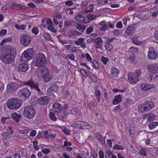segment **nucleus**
Masks as SVG:
<instances>
[{
    "mask_svg": "<svg viewBox=\"0 0 158 158\" xmlns=\"http://www.w3.org/2000/svg\"><path fill=\"white\" fill-rule=\"evenodd\" d=\"M47 60L45 56L42 53H40L35 55L33 62L34 65L36 67H43L46 64Z\"/></svg>",
    "mask_w": 158,
    "mask_h": 158,
    "instance_id": "obj_1",
    "label": "nucleus"
},
{
    "mask_svg": "<svg viewBox=\"0 0 158 158\" xmlns=\"http://www.w3.org/2000/svg\"><path fill=\"white\" fill-rule=\"evenodd\" d=\"M22 105L21 100L17 98H13L9 99L7 102L8 107L10 109H18Z\"/></svg>",
    "mask_w": 158,
    "mask_h": 158,
    "instance_id": "obj_2",
    "label": "nucleus"
},
{
    "mask_svg": "<svg viewBox=\"0 0 158 158\" xmlns=\"http://www.w3.org/2000/svg\"><path fill=\"white\" fill-rule=\"evenodd\" d=\"M34 54V51L33 48L28 49L25 51L22 54L21 60L23 62H27L32 59Z\"/></svg>",
    "mask_w": 158,
    "mask_h": 158,
    "instance_id": "obj_3",
    "label": "nucleus"
},
{
    "mask_svg": "<svg viewBox=\"0 0 158 158\" xmlns=\"http://www.w3.org/2000/svg\"><path fill=\"white\" fill-rule=\"evenodd\" d=\"M36 111L32 105L26 106L24 110L23 114L24 116L28 118H32L35 115Z\"/></svg>",
    "mask_w": 158,
    "mask_h": 158,
    "instance_id": "obj_4",
    "label": "nucleus"
},
{
    "mask_svg": "<svg viewBox=\"0 0 158 158\" xmlns=\"http://www.w3.org/2000/svg\"><path fill=\"white\" fill-rule=\"evenodd\" d=\"M141 74V72L139 70L135 71L130 76L129 74L128 78L130 84H135L139 81V77Z\"/></svg>",
    "mask_w": 158,
    "mask_h": 158,
    "instance_id": "obj_5",
    "label": "nucleus"
},
{
    "mask_svg": "<svg viewBox=\"0 0 158 158\" xmlns=\"http://www.w3.org/2000/svg\"><path fill=\"white\" fill-rule=\"evenodd\" d=\"M31 37L29 35L23 34L20 37V41L22 45L26 46L29 45L31 42Z\"/></svg>",
    "mask_w": 158,
    "mask_h": 158,
    "instance_id": "obj_6",
    "label": "nucleus"
},
{
    "mask_svg": "<svg viewBox=\"0 0 158 158\" xmlns=\"http://www.w3.org/2000/svg\"><path fill=\"white\" fill-rule=\"evenodd\" d=\"M23 84L25 85H29L31 89H34L40 94L42 93L38 85L31 80H30L24 81Z\"/></svg>",
    "mask_w": 158,
    "mask_h": 158,
    "instance_id": "obj_7",
    "label": "nucleus"
},
{
    "mask_svg": "<svg viewBox=\"0 0 158 158\" xmlns=\"http://www.w3.org/2000/svg\"><path fill=\"white\" fill-rule=\"evenodd\" d=\"M31 94L30 90L26 88H23L18 92L19 96L25 100L28 99Z\"/></svg>",
    "mask_w": 158,
    "mask_h": 158,
    "instance_id": "obj_8",
    "label": "nucleus"
},
{
    "mask_svg": "<svg viewBox=\"0 0 158 158\" xmlns=\"http://www.w3.org/2000/svg\"><path fill=\"white\" fill-rule=\"evenodd\" d=\"M148 54V57L150 60H155L158 57L157 53L156 52L153 47H151L149 48Z\"/></svg>",
    "mask_w": 158,
    "mask_h": 158,
    "instance_id": "obj_9",
    "label": "nucleus"
},
{
    "mask_svg": "<svg viewBox=\"0 0 158 158\" xmlns=\"http://www.w3.org/2000/svg\"><path fill=\"white\" fill-rule=\"evenodd\" d=\"M4 48L7 51L6 53L15 57L16 54V50L15 47L7 45L5 46Z\"/></svg>",
    "mask_w": 158,
    "mask_h": 158,
    "instance_id": "obj_10",
    "label": "nucleus"
},
{
    "mask_svg": "<svg viewBox=\"0 0 158 158\" xmlns=\"http://www.w3.org/2000/svg\"><path fill=\"white\" fill-rule=\"evenodd\" d=\"M15 58V57L14 56L6 53V55H3L1 57V59L3 62L6 64H8L12 61L14 60Z\"/></svg>",
    "mask_w": 158,
    "mask_h": 158,
    "instance_id": "obj_11",
    "label": "nucleus"
},
{
    "mask_svg": "<svg viewBox=\"0 0 158 158\" xmlns=\"http://www.w3.org/2000/svg\"><path fill=\"white\" fill-rule=\"evenodd\" d=\"M73 124L76 128H79L80 129H82L83 127L86 126L88 127L89 128H91V126L88 123L83 121H77L74 122Z\"/></svg>",
    "mask_w": 158,
    "mask_h": 158,
    "instance_id": "obj_12",
    "label": "nucleus"
},
{
    "mask_svg": "<svg viewBox=\"0 0 158 158\" xmlns=\"http://www.w3.org/2000/svg\"><path fill=\"white\" fill-rule=\"evenodd\" d=\"M147 69L150 73H156L158 72V64H152L148 65Z\"/></svg>",
    "mask_w": 158,
    "mask_h": 158,
    "instance_id": "obj_13",
    "label": "nucleus"
},
{
    "mask_svg": "<svg viewBox=\"0 0 158 158\" xmlns=\"http://www.w3.org/2000/svg\"><path fill=\"white\" fill-rule=\"evenodd\" d=\"M19 87V85L15 82L10 83L7 86V91L8 92L13 91L17 89Z\"/></svg>",
    "mask_w": 158,
    "mask_h": 158,
    "instance_id": "obj_14",
    "label": "nucleus"
},
{
    "mask_svg": "<svg viewBox=\"0 0 158 158\" xmlns=\"http://www.w3.org/2000/svg\"><path fill=\"white\" fill-rule=\"evenodd\" d=\"M52 110L54 113H58L63 108V106L60 103L55 102L52 106Z\"/></svg>",
    "mask_w": 158,
    "mask_h": 158,
    "instance_id": "obj_15",
    "label": "nucleus"
},
{
    "mask_svg": "<svg viewBox=\"0 0 158 158\" xmlns=\"http://www.w3.org/2000/svg\"><path fill=\"white\" fill-rule=\"evenodd\" d=\"M17 68L19 72H24L27 70L29 68V66L27 63H22L19 64Z\"/></svg>",
    "mask_w": 158,
    "mask_h": 158,
    "instance_id": "obj_16",
    "label": "nucleus"
},
{
    "mask_svg": "<svg viewBox=\"0 0 158 158\" xmlns=\"http://www.w3.org/2000/svg\"><path fill=\"white\" fill-rule=\"evenodd\" d=\"M143 103L145 107L144 108L147 111L150 110L154 106L155 103L153 101H146Z\"/></svg>",
    "mask_w": 158,
    "mask_h": 158,
    "instance_id": "obj_17",
    "label": "nucleus"
},
{
    "mask_svg": "<svg viewBox=\"0 0 158 158\" xmlns=\"http://www.w3.org/2000/svg\"><path fill=\"white\" fill-rule=\"evenodd\" d=\"M2 140L4 144H6L7 142L10 140V136L7 132L5 131L2 132Z\"/></svg>",
    "mask_w": 158,
    "mask_h": 158,
    "instance_id": "obj_18",
    "label": "nucleus"
},
{
    "mask_svg": "<svg viewBox=\"0 0 158 158\" xmlns=\"http://www.w3.org/2000/svg\"><path fill=\"white\" fill-rule=\"evenodd\" d=\"M49 101V99L47 96L41 97L39 99V104L42 105H46L48 104Z\"/></svg>",
    "mask_w": 158,
    "mask_h": 158,
    "instance_id": "obj_19",
    "label": "nucleus"
},
{
    "mask_svg": "<svg viewBox=\"0 0 158 158\" xmlns=\"http://www.w3.org/2000/svg\"><path fill=\"white\" fill-rule=\"evenodd\" d=\"M95 46L97 48H100L102 47L103 41L101 37H97L94 40Z\"/></svg>",
    "mask_w": 158,
    "mask_h": 158,
    "instance_id": "obj_20",
    "label": "nucleus"
},
{
    "mask_svg": "<svg viewBox=\"0 0 158 158\" xmlns=\"http://www.w3.org/2000/svg\"><path fill=\"white\" fill-rule=\"evenodd\" d=\"M24 6L14 2L10 6V8L15 10H20L24 9Z\"/></svg>",
    "mask_w": 158,
    "mask_h": 158,
    "instance_id": "obj_21",
    "label": "nucleus"
},
{
    "mask_svg": "<svg viewBox=\"0 0 158 158\" xmlns=\"http://www.w3.org/2000/svg\"><path fill=\"white\" fill-rule=\"evenodd\" d=\"M135 30V27L134 26H130L126 29V34L130 36L134 33Z\"/></svg>",
    "mask_w": 158,
    "mask_h": 158,
    "instance_id": "obj_22",
    "label": "nucleus"
},
{
    "mask_svg": "<svg viewBox=\"0 0 158 158\" xmlns=\"http://www.w3.org/2000/svg\"><path fill=\"white\" fill-rule=\"evenodd\" d=\"M94 137L99 141L102 145L105 144V137H102L99 133H95L94 135Z\"/></svg>",
    "mask_w": 158,
    "mask_h": 158,
    "instance_id": "obj_23",
    "label": "nucleus"
},
{
    "mask_svg": "<svg viewBox=\"0 0 158 158\" xmlns=\"http://www.w3.org/2000/svg\"><path fill=\"white\" fill-rule=\"evenodd\" d=\"M100 29L103 31H104L107 29H109V27H108L107 23L106 22L105 23L104 22H101L99 26Z\"/></svg>",
    "mask_w": 158,
    "mask_h": 158,
    "instance_id": "obj_24",
    "label": "nucleus"
},
{
    "mask_svg": "<svg viewBox=\"0 0 158 158\" xmlns=\"http://www.w3.org/2000/svg\"><path fill=\"white\" fill-rule=\"evenodd\" d=\"M122 95L120 94L116 95L112 101L113 105H116L120 103L122 101Z\"/></svg>",
    "mask_w": 158,
    "mask_h": 158,
    "instance_id": "obj_25",
    "label": "nucleus"
},
{
    "mask_svg": "<svg viewBox=\"0 0 158 158\" xmlns=\"http://www.w3.org/2000/svg\"><path fill=\"white\" fill-rule=\"evenodd\" d=\"M11 116L12 118L17 123L19 122V119L21 117V115L20 114H18L16 112L12 113Z\"/></svg>",
    "mask_w": 158,
    "mask_h": 158,
    "instance_id": "obj_26",
    "label": "nucleus"
},
{
    "mask_svg": "<svg viewBox=\"0 0 158 158\" xmlns=\"http://www.w3.org/2000/svg\"><path fill=\"white\" fill-rule=\"evenodd\" d=\"M63 107L64 110L66 111V113L74 114V113L73 112L72 110V107L70 105L69 106L67 104H65Z\"/></svg>",
    "mask_w": 158,
    "mask_h": 158,
    "instance_id": "obj_27",
    "label": "nucleus"
},
{
    "mask_svg": "<svg viewBox=\"0 0 158 158\" xmlns=\"http://www.w3.org/2000/svg\"><path fill=\"white\" fill-rule=\"evenodd\" d=\"M152 86L150 84H143L141 85V87L143 90L147 91L151 89Z\"/></svg>",
    "mask_w": 158,
    "mask_h": 158,
    "instance_id": "obj_28",
    "label": "nucleus"
},
{
    "mask_svg": "<svg viewBox=\"0 0 158 158\" xmlns=\"http://www.w3.org/2000/svg\"><path fill=\"white\" fill-rule=\"evenodd\" d=\"M41 67V68L40 69L39 72L40 74H42V76L48 73H49L48 69L47 67H44V66Z\"/></svg>",
    "mask_w": 158,
    "mask_h": 158,
    "instance_id": "obj_29",
    "label": "nucleus"
},
{
    "mask_svg": "<svg viewBox=\"0 0 158 158\" xmlns=\"http://www.w3.org/2000/svg\"><path fill=\"white\" fill-rule=\"evenodd\" d=\"M42 77L45 82H47L50 81L52 77V76L49 74V73L44 75Z\"/></svg>",
    "mask_w": 158,
    "mask_h": 158,
    "instance_id": "obj_30",
    "label": "nucleus"
},
{
    "mask_svg": "<svg viewBox=\"0 0 158 158\" xmlns=\"http://www.w3.org/2000/svg\"><path fill=\"white\" fill-rule=\"evenodd\" d=\"M119 71V70L116 69L115 67H113L111 69V74L112 76L116 77L118 75Z\"/></svg>",
    "mask_w": 158,
    "mask_h": 158,
    "instance_id": "obj_31",
    "label": "nucleus"
},
{
    "mask_svg": "<svg viewBox=\"0 0 158 158\" xmlns=\"http://www.w3.org/2000/svg\"><path fill=\"white\" fill-rule=\"evenodd\" d=\"M59 89L58 86L56 84L52 85L50 86L48 89V91L50 92L54 91L56 92Z\"/></svg>",
    "mask_w": 158,
    "mask_h": 158,
    "instance_id": "obj_32",
    "label": "nucleus"
},
{
    "mask_svg": "<svg viewBox=\"0 0 158 158\" xmlns=\"http://www.w3.org/2000/svg\"><path fill=\"white\" fill-rule=\"evenodd\" d=\"M145 106L143 102L139 105L138 107V110L139 112L143 113L145 111H147L144 108Z\"/></svg>",
    "mask_w": 158,
    "mask_h": 158,
    "instance_id": "obj_33",
    "label": "nucleus"
},
{
    "mask_svg": "<svg viewBox=\"0 0 158 158\" xmlns=\"http://www.w3.org/2000/svg\"><path fill=\"white\" fill-rule=\"evenodd\" d=\"M105 47L106 50L109 51H110L113 48L112 45L109 42H106L105 45Z\"/></svg>",
    "mask_w": 158,
    "mask_h": 158,
    "instance_id": "obj_34",
    "label": "nucleus"
},
{
    "mask_svg": "<svg viewBox=\"0 0 158 158\" xmlns=\"http://www.w3.org/2000/svg\"><path fill=\"white\" fill-rule=\"evenodd\" d=\"M68 113H59L57 116L58 119L63 120L64 118H66L67 117V114Z\"/></svg>",
    "mask_w": 158,
    "mask_h": 158,
    "instance_id": "obj_35",
    "label": "nucleus"
},
{
    "mask_svg": "<svg viewBox=\"0 0 158 158\" xmlns=\"http://www.w3.org/2000/svg\"><path fill=\"white\" fill-rule=\"evenodd\" d=\"M158 125V122H152L148 125V127L150 130H152Z\"/></svg>",
    "mask_w": 158,
    "mask_h": 158,
    "instance_id": "obj_36",
    "label": "nucleus"
},
{
    "mask_svg": "<svg viewBox=\"0 0 158 158\" xmlns=\"http://www.w3.org/2000/svg\"><path fill=\"white\" fill-rule=\"evenodd\" d=\"M132 42L134 44L137 45H140L142 42L141 41L139 40L137 37H134L132 39Z\"/></svg>",
    "mask_w": 158,
    "mask_h": 158,
    "instance_id": "obj_37",
    "label": "nucleus"
},
{
    "mask_svg": "<svg viewBox=\"0 0 158 158\" xmlns=\"http://www.w3.org/2000/svg\"><path fill=\"white\" fill-rule=\"evenodd\" d=\"M95 96L96 97L97 101L98 102H100V98L101 96V92L100 90H96L94 93Z\"/></svg>",
    "mask_w": 158,
    "mask_h": 158,
    "instance_id": "obj_38",
    "label": "nucleus"
},
{
    "mask_svg": "<svg viewBox=\"0 0 158 158\" xmlns=\"http://www.w3.org/2000/svg\"><path fill=\"white\" fill-rule=\"evenodd\" d=\"M88 76L90 77L93 82H96L97 81L96 76L94 73H91Z\"/></svg>",
    "mask_w": 158,
    "mask_h": 158,
    "instance_id": "obj_39",
    "label": "nucleus"
},
{
    "mask_svg": "<svg viewBox=\"0 0 158 158\" xmlns=\"http://www.w3.org/2000/svg\"><path fill=\"white\" fill-rule=\"evenodd\" d=\"M113 149L116 150H123L124 147L123 145L116 144L113 147Z\"/></svg>",
    "mask_w": 158,
    "mask_h": 158,
    "instance_id": "obj_40",
    "label": "nucleus"
},
{
    "mask_svg": "<svg viewBox=\"0 0 158 158\" xmlns=\"http://www.w3.org/2000/svg\"><path fill=\"white\" fill-rule=\"evenodd\" d=\"M76 27L79 31L82 32H83L85 29V27L84 26L80 24L77 25Z\"/></svg>",
    "mask_w": 158,
    "mask_h": 158,
    "instance_id": "obj_41",
    "label": "nucleus"
},
{
    "mask_svg": "<svg viewBox=\"0 0 158 158\" xmlns=\"http://www.w3.org/2000/svg\"><path fill=\"white\" fill-rule=\"evenodd\" d=\"M73 22V21L72 20L66 21L64 22V26L66 27H69V26L72 25Z\"/></svg>",
    "mask_w": 158,
    "mask_h": 158,
    "instance_id": "obj_42",
    "label": "nucleus"
},
{
    "mask_svg": "<svg viewBox=\"0 0 158 158\" xmlns=\"http://www.w3.org/2000/svg\"><path fill=\"white\" fill-rule=\"evenodd\" d=\"M49 116L50 119L51 120L54 121H56L57 118L53 112L49 113Z\"/></svg>",
    "mask_w": 158,
    "mask_h": 158,
    "instance_id": "obj_43",
    "label": "nucleus"
},
{
    "mask_svg": "<svg viewBox=\"0 0 158 158\" xmlns=\"http://www.w3.org/2000/svg\"><path fill=\"white\" fill-rule=\"evenodd\" d=\"M91 63L93 65V67L96 69H98L99 67V65L98 63L95 60L93 59L91 60Z\"/></svg>",
    "mask_w": 158,
    "mask_h": 158,
    "instance_id": "obj_44",
    "label": "nucleus"
},
{
    "mask_svg": "<svg viewBox=\"0 0 158 158\" xmlns=\"http://www.w3.org/2000/svg\"><path fill=\"white\" fill-rule=\"evenodd\" d=\"M12 40V39L10 37L8 38H7L3 39L0 44L1 46L3 45L6 42H10Z\"/></svg>",
    "mask_w": 158,
    "mask_h": 158,
    "instance_id": "obj_45",
    "label": "nucleus"
},
{
    "mask_svg": "<svg viewBox=\"0 0 158 158\" xmlns=\"http://www.w3.org/2000/svg\"><path fill=\"white\" fill-rule=\"evenodd\" d=\"M64 145H62L61 147L62 148H64L68 146H71L72 144V143L68 141L67 140L64 141Z\"/></svg>",
    "mask_w": 158,
    "mask_h": 158,
    "instance_id": "obj_46",
    "label": "nucleus"
},
{
    "mask_svg": "<svg viewBox=\"0 0 158 158\" xmlns=\"http://www.w3.org/2000/svg\"><path fill=\"white\" fill-rule=\"evenodd\" d=\"M85 40V39L83 38H80L75 41V43L77 45H79L82 43Z\"/></svg>",
    "mask_w": 158,
    "mask_h": 158,
    "instance_id": "obj_47",
    "label": "nucleus"
},
{
    "mask_svg": "<svg viewBox=\"0 0 158 158\" xmlns=\"http://www.w3.org/2000/svg\"><path fill=\"white\" fill-rule=\"evenodd\" d=\"M76 18L77 21L80 22L83 21V20L84 19V17L81 15H77Z\"/></svg>",
    "mask_w": 158,
    "mask_h": 158,
    "instance_id": "obj_48",
    "label": "nucleus"
},
{
    "mask_svg": "<svg viewBox=\"0 0 158 158\" xmlns=\"http://www.w3.org/2000/svg\"><path fill=\"white\" fill-rule=\"evenodd\" d=\"M57 38L58 40V41L59 42H60L62 44H64L68 43V42L66 41H63L61 39V38L60 35L57 36Z\"/></svg>",
    "mask_w": 158,
    "mask_h": 158,
    "instance_id": "obj_49",
    "label": "nucleus"
},
{
    "mask_svg": "<svg viewBox=\"0 0 158 158\" xmlns=\"http://www.w3.org/2000/svg\"><path fill=\"white\" fill-rule=\"evenodd\" d=\"M37 144L38 142L37 140H35L33 142V146L35 151H37L39 149V147L37 146Z\"/></svg>",
    "mask_w": 158,
    "mask_h": 158,
    "instance_id": "obj_50",
    "label": "nucleus"
},
{
    "mask_svg": "<svg viewBox=\"0 0 158 158\" xmlns=\"http://www.w3.org/2000/svg\"><path fill=\"white\" fill-rule=\"evenodd\" d=\"M101 60L104 64L106 65L109 61V59L107 57H105L104 56H102L101 57Z\"/></svg>",
    "mask_w": 158,
    "mask_h": 158,
    "instance_id": "obj_51",
    "label": "nucleus"
},
{
    "mask_svg": "<svg viewBox=\"0 0 158 158\" xmlns=\"http://www.w3.org/2000/svg\"><path fill=\"white\" fill-rule=\"evenodd\" d=\"M51 132L48 133V131H44L43 132V135L44 136V138L46 139H48L50 136L51 135Z\"/></svg>",
    "mask_w": 158,
    "mask_h": 158,
    "instance_id": "obj_52",
    "label": "nucleus"
},
{
    "mask_svg": "<svg viewBox=\"0 0 158 158\" xmlns=\"http://www.w3.org/2000/svg\"><path fill=\"white\" fill-rule=\"evenodd\" d=\"M130 50L132 52H137L139 51V49L137 47H131Z\"/></svg>",
    "mask_w": 158,
    "mask_h": 158,
    "instance_id": "obj_53",
    "label": "nucleus"
},
{
    "mask_svg": "<svg viewBox=\"0 0 158 158\" xmlns=\"http://www.w3.org/2000/svg\"><path fill=\"white\" fill-rule=\"evenodd\" d=\"M129 60L130 62L132 63L134 62L135 60V56L134 54L131 55L129 58Z\"/></svg>",
    "mask_w": 158,
    "mask_h": 158,
    "instance_id": "obj_54",
    "label": "nucleus"
},
{
    "mask_svg": "<svg viewBox=\"0 0 158 158\" xmlns=\"http://www.w3.org/2000/svg\"><path fill=\"white\" fill-rule=\"evenodd\" d=\"M31 31L33 34L37 35L39 31L37 27H35L32 29Z\"/></svg>",
    "mask_w": 158,
    "mask_h": 158,
    "instance_id": "obj_55",
    "label": "nucleus"
},
{
    "mask_svg": "<svg viewBox=\"0 0 158 158\" xmlns=\"http://www.w3.org/2000/svg\"><path fill=\"white\" fill-rule=\"evenodd\" d=\"M47 28L49 30L52 32H56V29L52 26V25H48Z\"/></svg>",
    "mask_w": 158,
    "mask_h": 158,
    "instance_id": "obj_56",
    "label": "nucleus"
},
{
    "mask_svg": "<svg viewBox=\"0 0 158 158\" xmlns=\"http://www.w3.org/2000/svg\"><path fill=\"white\" fill-rule=\"evenodd\" d=\"M80 72L81 74L83 76H88L89 75H88L87 73L85 70L82 68L80 69Z\"/></svg>",
    "mask_w": 158,
    "mask_h": 158,
    "instance_id": "obj_57",
    "label": "nucleus"
},
{
    "mask_svg": "<svg viewBox=\"0 0 158 158\" xmlns=\"http://www.w3.org/2000/svg\"><path fill=\"white\" fill-rule=\"evenodd\" d=\"M139 153L140 155L143 156H146V153L145 150L143 149V148H141L139 151Z\"/></svg>",
    "mask_w": 158,
    "mask_h": 158,
    "instance_id": "obj_58",
    "label": "nucleus"
},
{
    "mask_svg": "<svg viewBox=\"0 0 158 158\" xmlns=\"http://www.w3.org/2000/svg\"><path fill=\"white\" fill-rule=\"evenodd\" d=\"M44 38L47 40H51L52 38L51 36L49 34L46 33H44Z\"/></svg>",
    "mask_w": 158,
    "mask_h": 158,
    "instance_id": "obj_59",
    "label": "nucleus"
},
{
    "mask_svg": "<svg viewBox=\"0 0 158 158\" xmlns=\"http://www.w3.org/2000/svg\"><path fill=\"white\" fill-rule=\"evenodd\" d=\"M148 120H152L154 117V115L152 113L149 114L148 115Z\"/></svg>",
    "mask_w": 158,
    "mask_h": 158,
    "instance_id": "obj_60",
    "label": "nucleus"
},
{
    "mask_svg": "<svg viewBox=\"0 0 158 158\" xmlns=\"http://www.w3.org/2000/svg\"><path fill=\"white\" fill-rule=\"evenodd\" d=\"M121 31V30L116 29L114 30L113 33L115 35H118L120 34Z\"/></svg>",
    "mask_w": 158,
    "mask_h": 158,
    "instance_id": "obj_61",
    "label": "nucleus"
},
{
    "mask_svg": "<svg viewBox=\"0 0 158 158\" xmlns=\"http://www.w3.org/2000/svg\"><path fill=\"white\" fill-rule=\"evenodd\" d=\"M84 19L83 20V22L84 23H88L90 21L88 16L84 17Z\"/></svg>",
    "mask_w": 158,
    "mask_h": 158,
    "instance_id": "obj_62",
    "label": "nucleus"
},
{
    "mask_svg": "<svg viewBox=\"0 0 158 158\" xmlns=\"http://www.w3.org/2000/svg\"><path fill=\"white\" fill-rule=\"evenodd\" d=\"M93 30V29L92 27H89L86 30L87 33L88 34H90L92 31Z\"/></svg>",
    "mask_w": 158,
    "mask_h": 158,
    "instance_id": "obj_63",
    "label": "nucleus"
},
{
    "mask_svg": "<svg viewBox=\"0 0 158 158\" xmlns=\"http://www.w3.org/2000/svg\"><path fill=\"white\" fill-rule=\"evenodd\" d=\"M7 33V31L6 29L2 30L0 32V36H3Z\"/></svg>",
    "mask_w": 158,
    "mask_h": 158,
    "instance_id": "obj_64",
    "label": "nucleus"
}]
</instances>
